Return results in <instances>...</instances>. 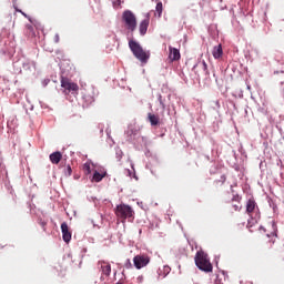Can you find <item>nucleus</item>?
<instances>
[{
    "mask_svg": "<svg viewBox=\"0 0 284 284\" xmlns=\"http://www.w3.org/2000/svg\"><path fill=\"white\" fill-rule=\"evenodd\" d=\"M129 48L135 59H138V61H140L141 63H148V61H150V52L143 50V47H141L139 42L130 40Z\"/></svg>",
    "mask_w": 284,
    "mask_h": 284,
    "instance_id": "1",
    "label": "nucleus"
},
{
    "mask_svg": "<svg viewBox=\"0 0 284 284\" xmlns=\"http://www.w3.org/2000/svg\"><path fill=\"white\" fill-rule=\"evenodd\" d=\"M246 214H248L250 220L247 221L246 227L250 230L254 227L256 223H258V219H261V214H258V210L256 209V202L254 200H248L246 203Z\"/></svg>",
    "mask_w": 284,
    "mask_h": 284,
    "instance_id": "2",
    "label": "nucleus"
},
{
    "mask_svg": "<svg viewBox=\"0 0 284 284\" xmlns=\"http://www.w3.org/2000/svg\"><path fill=\"white\" fill-rule=\"evenodd\" d=\"M115 215L122 223H125V220L132 221L134 219V210L128 204H119L115 207Z\"/></svg>",
    "mask_w": 284,
    "mask_h": 284,
    "instance_id": "3",
    "label": "nucleus"
},
{
    "mask_svg": "<svg viewBox=\"0 0 284 284\" xmlns=\"http://www.w3.org/2000/svg\"><path fill=\"white\" fill-rule=\"evenodd\" d=\"M195 265L201 270L202 272H212L213 266L210 262V258H207V254L203 251H199L195 255Z\"/></svg>",
    "mask_w": 284,
    "mask_h": 284,
    "instance_id": "4",
    "label": "nucleus"
},
{
    "mask_svg": "<svg viewBox=\"0 0 284 284\" xmlns=\"http://www.w3.org/2000/svg\"><path fill=\"white\" fill-rule=\"evenodd\" d=\"M260 230H263V232L266 233L267 239H270L268 243L272 247V245L276 243V239H278V227L276 226V222L273 220L266 225V227L261 226Z\"/></svg>",
    "mask_w": 284,
    "mask_h": 284,
    "instance_id": "5",
    "label": "nucleus"
},
{
    "mask_svg": "<svg viewBox=\"0 0 284 284\" xmlns=\"http://www.w3.org/2000/svg\"><path fill=\"white\" fill-rule=\"evenodd\" d=\"M122 22L124 23V28L130 32L136 30V16L132 11L125 10L122 13Z\"/></svg>",
    "mask_w": 284,
    "mask_h": 284,
    "instance_id": "6",
    "label": "nucleus"
},
{
    "mask_svg": "<svg viewBox=\"0 0 284 284\" xmlns=\"http://www.w3.org/2000/svg\"><path fill=\"white\" fill-rule=\"evenodd\" d=\"M60 83L61 88L64 90V94H70V92H72V94H79V84L72 82L70 79L62 77Z\"/></svg>",
    "mask_w": 284,
    "mask_h": 284,
    "instance_id": "7",
    "label": "nucleus"
},
{
    "mask_svg": "<svg viewBox=\"0 0 284 284\" xmlns=\"http://www.w3.org/2000/svg\"><path fill=\"white\" fill-rule=\"evenodd\" d=\"M133 264L136 270H143L150 264V256L148 254H139L133 257Z\"/></svg>",
    "mask_w": 284,
    "mask_h": 284,
    "instance_id": "8",
    "label": "nucleus"
},
{
    "mask_svg": "<svg viewBox=\"0 0 284 284\" xmlns=\"http://www.w3.org/2000/svg\"><path fill=\"white\" fill-rule=\"evenodd\" d=\"M61 232L64 243H70L72 241V232H70V226H68L67 222L61 224Z\"/></svg>",
    "mask_w": 284,
    "mask_h": 284,
    "instance_id": "9",
    "label": "nucleus"
},
{
    "mask_svg": "<svg viewBox=\"0 0 284 284\" xmlns=\"http://www.w3.org/2000/svg\"><path fill=\"white\" fill-rule=\"evenodd\" d=\"M148 28H150V13H148L146 18L140 22L139 30L142 37H145L148 33Z\"/></svg>",
    "mask_w": 284,
    "mask_h": 284,
    "instance_id": "10",
    "label": "nucleus"
},
{
    "mask_svg": "<svg viewBox=\"0 0 284 284\" xmlns=\"http://www.w3.org/2000/svg\"><path fill=\"white\" fill-rule=\"evenodd\" d=\"M169 59L170 61H179L181 59V52L176 48L169 47Z\"/></svg>",
    "mask_w": 284,
    "mask_h": 284,
    "instance_id": "11",
    "label": "nucleus"
},
{
    "mask_svg": "<svg viewBox=\"0 0 284 284\" xmlns=\"http://www.w3.org/2000/svg\"><path fill=\"white\" fill-rule=\"evenodd\" d=\"M49 159L53 165H59V163H61V159H63V154H61L59 151H55L49 155Z\"/></svg>",
    "mask_w": 284,
    "mask_h": 284,
    "instance_id": "12",
    "label": "nucleus"
},
{
    "mask_svg": "<svg viewBox=\"0 0 284 284\" xmlns=\"http://www.w3.org/2000/svg\"><path fill=\"white\" fill-rule=\"evenodd\" d=\"M100 270L104 276L112 274V266L106 262H99Z\"/></svg>",
    "mask_w": 284,
    "mask_h": 284,
    "instance_id": "13",
    "label": "nucleus"
},
{
    "mask_svg": "<svg viewBox=\"0 0 284 284\" xmlns=\"http://www.w3.org/2000/svg\"><path fill=\"white\" fill-rule=\"evenodd\" d=\"M148 119L153 128H156V125H161V118H159V115L149 113Z\"/></svg>",
    "mask_w": 284,
    "mask_h": 284,
    "instance_id": "14",
    "label": "nucleus"
},
{
    "mask_svg": "<svg viewBox=\"0 0 284 284\" xmlns=\"http://www.w3.org/2000/svg\"><path fill=\"white\" fill-rule=\"evenodd\" d=\"M106 174H108L106 172L99 173L98 171H94L92 181L94 183H101V181H103V179H105Z\"/></svg>",
    "mask_w": 284,
    "mask_h": 284,
    "instance_id": "15",
    "label": "nucleus"
},
{
    "mask_svg": "<svg viewBox=\"0 0 284 284\" xmlns=\"http://www.w3.org/2000/svg\"><path fill=\"white\" fill-rule=\"evenodd\" d=\"M212 54L215 59H221V57H223V45L219 44L214 47Z\"/></svg>",
    "mask_w": 284,
    "mask_h": 284,
    "instance_id": "16",
    "label": "nucleus"
},
{
    "mask_svg": "<svg viewBox=\"0 0 284 284\" xmlns=\"http://www.w3.org/2000/svg\"><path fill=\"white\" fill-rule=\"evenodd\" d=\"M24 32L29 39H34V37H37V33L34 32V27H32V24H27Z\"/></svg>",
    "mask_w": 284,
    "mask_h": 284,
    "instance_id": "17",
    "label": "nucleus"
},
{
    "mask_svg": "<svg viewBox=\"0 0 284 284\" xmlns=\"http://www.w3.org/2000/svg\"><path fill=\"white\" fill-rule=\"evenodd\" d=\"M199 67L202 68L204 74H205L206 77H209L210 71L207 70V63H206L205 61H202V62L195 64V65L193 67V70H196Z\"/></svg>",
    "mask_w": 284,
    "mask_h": 284,
    "instance_id": "18",
    "label": "nucleus"
},
{
    "mask_svg": "<svg viewBox=\"0 0 284 284\" xmlns=\"http://www.w3.org/2000/svg\"><path fill=\"white\" fill-rule=\"evenodd\" d=\"M83 173L85 174V176L92 174V168H91V163L90 162H85L82 166Z\"/></svg>",
    "mask_w": 284,
    "mask_h": 284,
    "instance_id": "19",
    "label": "nucleus"
},
{
    "mask_svg": "<svg viewBox=\"0 0 284 284\" xmlns=\"http://www.w3.org/2000/svg\"><path fill=\"white\" fill-rule=\"evenodd\" d=\"M155 12L158 13L159 19L163 14V2H158L155 7Z\"/></svg>",
    "mask_w": 284,
    "mask_h": 284,
    "instance_id": "20",
    "label": "nucleus"
},
{
    "mask_svg": "<svg viewBox=\"0 0 284 284\" xmlns=\"http://www.w3.org/2000/svg\"><path fill=\"white\" fill-rule=\"evenodd\" d=\"M242 207L243 206L241 205V202L240 203L232 202V209L234 210V212H241Z\"/></svg>",
    "mask_w": 284,
    "mask_h": 284,
    "instance_id": "21",
    "label": "nucleus"
},
{
    "mask_svg": "<svg viewBox=\"0 0 284 284\" xmlns=\"http://www.w3.org/2000/svg\"><path fill=\"white\" fill-rule=\"evenodd\" d=\"M241 201H242V197L239 194L233 195L232 203H241Z\"/></svg>",
    "mask_w": 284,
    "mask_h": 284,
    "instance_id": "22",
    "label": "nucleus"
},
{
    "mask_svg": "<svg viewBox=\"0 0 284 284\" xmlns=\"http://www.w3.org/2000/svg\"><path fill=\"white\" fill-rule=\"evenodd\" d=\"M65 176H72V166L68 165L67 170L64 171Z\"/></svg>",
    "mask_w": 284,
    "mask_h": 284,
    "instance_id": "23",
    "label": "nucleus"
},
{
    "mask_svg": "<svg viewBox=\"0 0 284 284\" xmlns=\"http://www.w3.org/2000/svg\"><path fill=\"white\" fill-rule=\"evenodd\" d=\"M160 105L165 110V103L163 102V95H159Z\"/></svg>",
    "mask_w": 284,
    "mask_h": 284,
    "instance_id": "24",
    "label": "nucleus"
},
{
    "mask_svg": "<svg viewBox=\"0 0 284 284\" xmlns=\"http://www.w3.org/2000/svg\"><path fill=\"white\" fill-rule=\"evenodd\" d=\"M163 272L165 273V276H168V274H170V272H172V268L170 266H164Z\"/></svg>",
    "mask_w": 284,
    "mask_h": 284,
    "instance_id": "25",
    "label": "nucleus"
},
{
    "mask_svg": "<svg viewBox=\"0 0 284 284\" xmlns=\"http://www.w3.org/2000/svg\"><path fill=\"white\" fill-rule=\"evenodd\" d=\"M59 40H60L59 33H57V34L53 37V41H54V43H59Z\"/></svg>",
    "mask_w": 284,
    "mask_h": 284,
    "instance_id": "26",
    "label": "nucleus"
},
{
    "mask_svg": "<svg viewBox=\"0 0 284 284\" xmlns=\"http://www.w3.org/2000/svg\"><path fill=\"white\" fill-rule=\"evenodd\" d=\"M139 283H143V276L138 277Z\"/></svg>",
    "mask_w": 284,
    "mask_h": 284,
    "instance_id": "27",
    "label": "nucleus"
},
{
    "mask_svg": "<svg viewBox=\"0 0 284 284\" xmlns=\"http://www.w3.org/2000/svg\"><path fill=\"white\" fill-rule=\"evenodd\" d=\"M215 105H217V108H221V103L217 101H215Z\"/></svg>",
    "mask_w": 284,
    "mask_h": 284,
    "instance_id": "28",
    "label": "nucleus"
},
{
    "mask_svg": "<svg viewBox=\"0 0 284 284\" xmlns=\"http://www.w3.org/2000/svg\"><path fill=\"white\" fill-rule=\"evenodd\" d=\"M18 12H21V14H23L26 17V13H23V11L17 9Z\"/></svg>",
    "mask_w": 284,
    "mask_h": 284,
    "instance_id": "29",
    "label": "nucleus"
},
{
    "mask_svg": "<svg viewBox=\"0 0 284 284\" xmlns=\"http://www.w3.org/2000/svg\"><path fill=\"white\" fill-rule=\"evenodd\" d=\"M116 154H119V156L121 158V154H123V152L119 151V153H116Z\"/></svg>",
    "mask_w": 284,
    "mask_h": 284,
    "instance_id": "30",
    "label": "nucleus"
},
{
    "mask_svg": "<svg viewBox=\"0 0 284 284\" xmlns=\"http://www.w3.org/2000/svg\"><path fill=\"white\" fill-rule=\"evenodd\" d=\"M222 181H225V176H222Z\"/></svg>",
    "mask_w": 284,
    "mask_h": 284,
    "instance_id": "31",
    "label": "nucleus"
},
{
    "mask_svg": "<svg viewBox=\"0 0 284 284\" xmlns=\"http://www.w3.org/2000/svg\"><path fill=\"white\" fill-rule=\"evenodd\" d=\"M0 41H1V37H0Z\"/></svg>",
    "mask_w": 284,
    "mask_h": 284,
    "instance_id": "32",
    "label": "nucleus"
}]
</instances>
